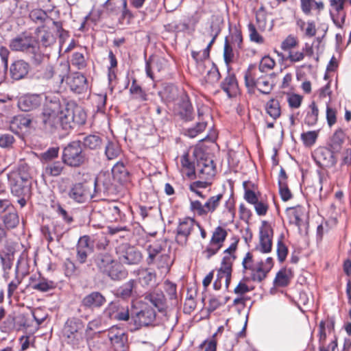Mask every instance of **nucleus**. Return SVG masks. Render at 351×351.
Masks as SVG:
<instances>
[{"label":"nucleus","instance_id":"obj_56","mask_svg":"<svg viewBox=\"0 0 351 351\" xmlns=\"http://www.w3.org/2000/svg\"><path fill=\"white\" fill-rule=\"evenodd\" d=\"M303 97L298 94H289L287 101L291 108H299L301 106Z\"/></svg>","mask_w":351,"mask_h":351},{"label":"nucleus","instance_id":"obj_40","mask_svg":"<svg viewBox=\"0 0 351 351\" xmlns=\"http://www.w3.org/2000/svg\"><path fill=\"white\" fill-rule=\"evenodd\" d=\"M344 137L345 134L342 130L339 129L336 130L329 142L330 148L335 152L339 151L343 142Z\"/></svg>","mask_w":351,"mask_h":351},{"label":"nucleus","instance_id":"obj_57","mask_svg":"<svg viewBox=\"0 0 351 351\" xmlns=\"http://www.w3.org/2000/svg\"><path fill=\"white\" fill-rule=\"evenodd\" d=\"M71 61L72 65L75 66L78 69H84L86 65L84 56L82 53H74Z\"/></svg>","mask_w":351,"mask_h":351},{"label":"nucleus","instance_id":"obj_17","mask_svg":"<svg viewBox=\"0 0 351 351\" xmlns=\"http://www.w3.org/2000/svg\"><path fill=\"white\" fill-rule=\"evenodd\" d=\"M232 258H223L221 267L217 271V279L213 283L214 289L219 290L221 287V282L224 280L226 287L228 288L231 280L232 271L231 261Z\"/></svg>","mask_w":351,"mask_h":351},{"label":"nucleus","instance_id":"obj_16","mask_svg":"<svg viewBox=\"0 0 351 351\" xmlns=\"http://www.w3.org/2000/svg\"><path fill=\"white\" fill-rule=\"evenodd\" d=\"M113 176L110 173L101 172L95 180L94 188L96 192H103L104 193H112L116 189L115 182Z\"/></svg>","mask_w":351,"mask_h":351},{"label":"nucleus","instance_id":"obj_53","mask_svg":"<svg viewBox=\"0 0 351 351\" xmlns=\"http://www.w3.org/2000/svg\"><path fill=\"white\" fill-rule=\"evenodd\" d=\"M290 223L296 226L299 229L302 223V212L300 209L291 208L289 214Z\"/></svg>","mask_w":351,"mask_h":351},{"label":"nucleus","instance_id":"obj_54","mask_svg":"<svg viewBox=\"0 0 351 351\" xmlns=\"http://www.w3.org/2000/svg\"><path fill=\"white\" fill-rule=\"evenodd\" d=\"M206 127V123L204 121L198 122L193 128H190L185 130V135L190 138H195L199 133L202 132Z\"/></svg>","mask_w":351,"mask_h":351},{"label":"nucleus","instance_id":"obj_62","mask_svg":"<svg viewBox=\"0 0 351 351\" xmlns=\"http://www.w3.org/2000/svg\"><path fill=\"white\" fill-rule=\"evenodd\" d=\"M330 99L326 104V120L328 125L331 127L337 121V111L329 105Z\"/></svg>","mask_w":351,"mask_h":351},{"label":"nucleus","instance_id":"obj_26","mask_svg":"<svg viewBox=\"0 0 351 351\" xmlns=\"http://www.w3.org/2000/svg\"><path fill=\"white\" fill-rule=\"evenodd\" d=\"M32 119L27 115L19 114L14 116L10 123V129L15 134H19L23 130L30 128Z\"/></svg>","mask_w":351,"mask_h":351},{"label":"nucleus","instance_id":"obj_20","mask_svg":"<svg viewBox=\"0 0 351 351\" xmlns=\"http://www.w3.org/2000/svg\"><path fill=\"white\" fill-rule=\"evenodd\" d=\"M27 255L25 252L21 253L19 256L15 268L16 276L20 271H25L27 269ZM21 280L16 276L9 284L8 287V296L10 298L20 285Z\"/></svg>","mask_w":351,"mask_h":351},{"label":"nucleus","instance_id":"obj_4","mask_svg":"<svg viewBox=\"0 0 351 351\" xmlns=\"http://www.w3.org/2000/svg\"><path fill=\"white\" fill-rule=\"evenodd\" d=\"M95 263L98 269L109 276L112 280H117L125 278L127 271L108 253H100L95 256Z\"/></svg>","mask_w":351,"mask_h":351},{"label":"nucleus","instance_id":"obj_51","mask_svg":"<svg viewBox=\"0 0 351 351\" xmlns=\"http://www.w3.org/2000/svg\"><path fill=\"white\" fill-rule=\"evenodd\" d=\"M181 165L183 168L188 170L187 175L190 176L195 172L194 162L189 159V152H185L181 157Z\"/></svg>","mask_w":351,"mask_h":351},{"label":"nucleus","instance_id":"obj_23","mask_svg":"<svg viewBox=\"0 0 351 351\" xmlns=\"http://www.w3.org/2000/svg\"><path fill=\"white\" fill-rule=\"evenodd\" d=\"M29 280L32 288L41 292L53 289L56 286L55 282L41 276L40 274L32 276Z\"/></svg>","mask_w":351,"mask_h":351},{"label":"nucleus","instance_id":"obj_46","mask_svg":"<svg viewBox=\"0 0 351 351\" xmlns=\"http://www.w3.org/2000/svg\"><path fill=\"white\" fill-rule=\"evenodd\" d=\"M263 265V262L258 263L257 266L254 267V270H252V278L254 281L261 282L267 276L268 270Z\"/></svg>","mask_w":351,"mask_h":351},{"label":"nucleus","instance_id":"obj_12","mask_svg":"<svg viewBox=\"0 0 351 351\" xmlns=\"http://www.w3.org/2000/svg\"><path fill=\"white\" fill-rule=\"evenodd\" d=\"M156 315V311L152 306L148 305L143 306L141 310L136 313L135 315L132 316L134 329L137 330L152 324L155 321Z\"/></svg>","mask_w":351,"mask_h":351},{"label":"nucleus","instance_id":"obj_22","mask_svg":"<svg viewBox=\"0 0 351 351\" xmlns=\"http://www.w3.org/2000/svg\"><path fill=\"white\" fill-rule=\"evenodd\" d=\"M196 171L199 178L206 180H211L216 173L214 162L210 159L199 161Z\"/></svg>","mask_w":351,"mask_h":351},{"label":"nucleus","instance_id":"obj_3","mask_svg":"<svg viewBox=\"0 0 351 351\" xmlns=\"http://www.w3.org/2000/svg\"><path fill=\"white\" fill-rule=\"evenodd\" d=\"M49 102L47 101L42 113V121L46 129L51 131L62 128L64 130L65 122L62 117L64 114V108L61 109L59 99L56 97L51 98Z\"/></svg>","mask_w":351,"mask_h":351},{"label":"nucleus","instance_id":"obj_1","mask_svg":"<svg viewBox=\"0 0 351 351\" xmlns=\"http://www.w3.org/2000/svg\"><path fill=\"white\" fill-rule=\"evenodd\" d=\"M8 185L14 196L29 195L32 188V176L29 167L21 164L10 170L7 174Z\"/></svg>","mask_w":351,"mask_h":351},{"label":"nucleus","instance_id":"obj_2","mask_svg":"<svg viewBox=\"0 0 351 351\" xmlns=\"http://www.w3.org/2000/svg\"><path fill=\"white\" fill-rule=\"evenodd\" d=\"M10 49L22 52L30 57L36 64L41 62L43 56L40 52L37 40L32 36L22 33L10 40Z\"/></svg>","mask_w":351,"mask_h":351},{"label":"nucleus","instance_id":"obj_31","mask_svg":"<svg viewBox=\"0 0 351 351\" xmlns=\"http://www.w3.org/2000/svg\"><path fill=\"white\" fill-rule=\"evenodd\" d=\"M179 114L186 121L192 120L193 117V109L191 102L187 98L182 99L179 104Z\"/></svg>","mask_w":351,"mask_h":351},{"label":"nucleus","instance_id":"obj_55","mask_svg":"<svg viewBox=\"0 0 351 351\" xmlns=\"http://www.w3.org/2000/svg\"><path fill=\"white\" fill-rule=\"evenodd\" d=\"M247 27L250 40L258 44H263L264 38L258 33L254 25L249 23Z\"/></svg>","mask_w":351,"mask_h":351},{"label":"nucleus","instance_id":"obj_35","mask_svg":"<svg viewBox=\"0 0 351 351\" xmlns=\"http://www.w3.org/2000/svg\"><path fill=\"white\" fill-rule=\"evenodd\" d=\"M267 113L274 120L280 117L281 109L279 101L276 99H269L265 106Z\"/></svg>","mask_w":351,"mask_h":351},{"label":"nucleus","instance_id":"obj_10","mask_svg":"<svg viewBox=\"0 0 351 351\" xmlns=\"http://www.w3.org/2000/svg\"><path fill=\"white\" fill-rule=\"evenodd\" d=\"M197 225V222L191 217L180 219L176 230V241L181 245H186L189 235Z\"/></svg>","mask_w":351,"mask_h":351},{"label":"nucleus","instance_id":"obj_60","mask_svg":"<svg viewBox=\"0 0 351 351\" xmlns=\"http://www.w3.org/2000/svg\"><path fill=\"white\" fill-rule=\"evenodd\" d=\"M204 204H202L199 201L195 200L191 202V209L199 216L206 215L207 214L206 209Z\"/></svg>","mask_w":351,"mask_h":351},{"label":"nucleus","instance_id":"obj_41","mask_svg":"<svg viewBox=\"0 0 351 351\" xmlns=\"http://www.w3.org/2000/svg\"><path fill=\"white\" fill-rule=\"evenodd\" d=\"M56 35L51 29L40 32V42L45 47H51L56 43Z\"/></svg>","mask_w":351,"mask_h":351},{"label":"nucleus","instance_id":"obj_13","mask_svg":"<svg viewBox=\"0 0 351 351\" xmlns=\"http://www.w3.org/2000/svg\"><path fill=\"white\" fill-rule=\"evenodd\" d=\"M108 337L116 351H126L128 336L123 329L116 326L108 330Z\"/></svg>","mask_w":351,"mask_h":351},{"label":"nucleus","instance_id":"obj_59","mask_svg":"<svg viewBox=\"0 0 351 351\" xmlns=\"http://www.w3.org/2000/svg\"><path fill=\"white\" fill-rule=\"evenodd\" d=\"M298 40L295 37L292 35L288 36L282 43L281 49L284 51H291L298 45Z\"/></svg>","mask_w":351,"mask_h":351},{"label":"nucleus","instance_id":"obj_28","mask_svg":"<svg viewBox=\"0 0 351 351\" xmlns=\"http://www.w3.org/2000/svg\"><path fill=\"white\" fill-rule=\"evenodd\" d=\"M29 69V64L26 62L22 60L15 61L10 66V75L12 79L19 80L27 74Z\"/></svg>","mask_w":351,"mask_h":351},{"label":"nucleus","instance_id":"obj_36","mask_svg":"<svg viewBox=\"0 0 351 351\" xmlns=\"http://www.w3.org/2000/svg\"><path fill=\"white\" fill-rule=\"evenodd\" d=\"M130 93L132 96V99L138 101H145L147 100V95L143 88L136 84L135 79L133 80L132 85L130 88Z\"/></svg>","mask_w":351,"mask_h":351},{"label":"nucleus","instance_id":"obj_37","mask_svg":"<svg viewBox=\"0 0 351 351\" xmlns=\"http://www.w3.org/2000/svg\"><path fill=\"white\" fill-rule=\"evenodd\" d=\"M169 248L162 253L154 262L158 268L165 269L168 271L172 265L173 261L169 256Z\"/></svg>","mask_w":351,"mask_h":351},{"label":"nucleus","instance_id":"obj_24","mask_svg":"<svg viewBox=\"0 0 351 351\" xmlns=\"http://www.w3.org/2000/svg\"><path fill=\"white\" fill-rule=\"evenodd\" d=\"M220 87L229 98L236 96L239 92V86L235 75L231 73L229 69H228V75L221 82Z\"/></svg>","mask_w":351,"mask_h":351},{"label":"nucleus","instance_id":"obj_7","mask_svg":"<svg viewBox=\"0 0 351 351\" xmlns=\"http://www.w3.org/2000/svg\"><path fill=\"white\" fill-rule=\"evenodd\" d=\"M63 334L69 343L78 345L84 339L83 322L74 317L68 319L64 326Z\"/></svg>","mask_w":351,"mask_h":351},{"label":"nucleus","instance_id":"obj_15","mask_svg":"<svg viewBox=\"0 0 351 351\" xmlns=\"http://www.w3.org/2000/svg\"><path fill=\"white\" fill-rule=\"evenodd\" d=\"M69 197L74 202L82 204L93 197L91 189L86 184L75 183L70 188Z\"/></svg>","mask_w":351,"mask_h":351},{"label":"nucleus","instance_id":"obj_52","mask_svg":"<svg viewBox=\"0 0 351 351\" xmlns=\"http://www.w3.org/2000/svg\"><path fill=\"white\" fill-rule=\"evenodd\" d=\"M77 248L85 250L89 252H93V240L91 239V237L90 236L84 235L79 239L77 245Z\"/></svg>","mask_w":351,"mask_h":351},{"label":"nucleus","instance_id":"obj_18","mask_svg":"<svg viewBox=\"0 0 351 351\" xmlns=\"http://www.w3.org/2000/svg\"><path fill=\"white\" fill-rule=\"evenodd\" d=\"M43 98L46 101H49V96L44 94L26 95L20 97L18 101V106L22 111L28 112L39 107Z\"/></svg>","mask_w":351,"mask_h":351},{"label":"nucleus","instance_id":"obj_8","mask_svg":"<svg viewBox=\"0 0 351 351\" xmlns=\"http://www.w3.org/2000/svg\"><path fill=\"white\" fill-rule=\"evenodd\" d=\"M62 117L65 120L64 130L68 131L75 124H84L86 119V114L80 106H68L64 108V114Z\"/></svg>","mask_w":351,"mask_h":351},{"label":"nucleus","instance_id":"obj_27","mask_svg":"<svg viewBox=\"0 0 351 351\" xmlns=\"http://www.w3.org/2000/svg\"><path fill=\"white\" fill-rule=\"evenodd\" d=\"M106 302V298L101 293L93 291L83 298L82 304L86 308L93 309L101 307Z\"/></svg>","mask_w":351,"mask_h":351},{"label":"nucleus","instance_id":"obj_9","mask_svg":"<svg viewBox=\"0 0 351 351\" xmlns=\"http://www.w3.org/2000/svg\"><path fill=\"white\" fill-rule=\"evenodd\" d=\"M117 254L119 261L126 265L138 264L142 255L139 250L128 244H121L117 249Z\"/></svg>","mask_w":351,"mask_h":351},{"label":"nucleus","instance_id":"obj_39","mask_svg":"<svg viewBox=\"0 0 351 351\" xmlns=\"http://www.w3.org/2000/svg\"><path fill=\"white\" fill-rule=\"evenodd\" d=\"M121 152V149L117 142L109 141L106 146L105 154L108 160L117 158Z\"/></svg>","mask_w":351,"mask_h":351},{"label":"nucleus","instance_id":"obj_33","mask_svg":"<svg viewBox=\"0 0 351 351\" xmlns=\"http://www.w3.org/2000/svg\"><path fill=\"white\" fill-rule=\"evenodd\" d=\"M1 218L5 228L8 229L14 228L19 223L18 214L14 207L6 212Z\"/></svg>","mask_w":351,"mask_h":351},{"label":"nucleus","instance_id":"obj_6","mask_svg":"<svg viewBox=\"0 0 351 351\" xmlns=\"http://www.w3.org/2000/svg\"><path fill=\"white\" fill-rule=\"evenodd\" d=\"M85 154L82 152L80 141H73L64 147L62 161L68 166L78 167L85 162Z\"/></svg>","mask_w":351,"mask_h":351},{"label":"nucleus","instance_id":"obj_61","mask_svg":"<svg viewBox=\"0 0 351 351\" xmlns=\"http://www.w3.org/2000/svg\"><path fill=\"white\" fill-rule=\"evenodd\" d=\"M221 75L219 71L218 68L215 64H213L212 68L208 71L207 73V81L209 83L215 84L219 81L220 79Z\"/></svg>","mask_w":351,"mask_h":351},{"label":"nucleus","instance_id":"obj_5","mask_svg":"<svg viewBox=\"0 0 351 351\" xmlns=\"http://www.w3.org/2000/svg\"><path fill=\"white\" fill-rule=\"evenodd\" d=\"M271 76V75L261 73L260 71L247 69L244 75L245 84L246 87L250 90H254L256 88L260 93L268 95L273 88Z\"/></svg>","mask_w":351,"mask_h":351},{"label":"nucleus","instance_id":"obj_43","mask_svg":"<svg viewBox=\"0 0 351 351\" xmlns=\"http://www.w3.org/2000/svg\"><path fill=\"white\" fill-rule=\"evenodd\" d=\"M82 143L86 148L96 149L101 144V138L95 134H90L83 138Z\"/></svg>","mask_w":351,"mask_h":351},{"label":"nucleus","instance_id":"obj_44","mask_svg":"<svg viewBox=\"0 0 351 351\" xmlns=\"http://www.w3.org/2000/svg\"><path fill=\"white\" fill-rule=\"evenodd\" d=\"M319 135V130L308 131L301 134V140L304 145L311 147L316 143Z\"/></svg>","mask_w":351,"mask_h":351},{"label":"nucleus","instance_id":"obj_49","mask_svg":"<svg viewBox=\"0 0 351 351\" xmlns=\"http://www.w3.org/2000/svg\"><path fill=\"white\" fill-rule=\"evenodd\" d=\"M227 236L226 231L221 227L218 226L214 231L210 242L217 245H222Z\"/></svg>","mask_w":351,"mask_h":351},{"label":"nucleus","instance_id":"obj_64","mask_svg":"<svg viewBox=\"0 0 351 351\" xmlns=\"http://www.w3.org/2000/svg\"><path fill=\"white\" fill-rule=\"evenodd\" d=\"M233 51L232 48L229 44L228 38H226L223 49V58L226 64L228 65L233 60Z\"/></svg>","mask_w":351,"mask_h":351},{"label":"nucleus","instance_id":"obj_11","mask_svg":"<svg viewBox=\"0 0 351 351\" xmlns=\"http://www.w3.org/2000/svg\"><path fill=\"white\" fill-rule=\"evenodd\" d=\"M274 231L271 225L266 221H262L259 230V244L256 250L267 254L271 251Z\"/></svg>","mask_w":351,"mask_h":351},{"label":"nucleus","instance_id":"obj_47","mask_svg":"<svg viewBox=\"0 0 351 351\" xmlns=\"http://www.w3.org/2000/svg\"><path fill=\"white\" fill-rule=\"evenodd\" d=\"M222 197L223 194L219 193L208 198L204 204V207L206 208L205 209H206L207 213H213L217 209L220 204Z\"/></svg>","mask_w":351,"mask_h":351},{"label":"nucleus","instance_id":"obj_21","mask_svg":"<svg viewBox=\"0 0 351 351\" xmlns=\"http://www.w3.org/2000/svg\"><path fill=\"white\" fill-rule=\"evenodd\" d=\"M66 82L71 90L78 94L83 93L88 88L86 77L79 72L71 74L67 77Z\"/></svg>","mask_w":351,"mask_h":351},{"label":"nucleus","instance_id":"obj_19","mask_svg":"<svg viewBox=\"0 0 351 351\" xmlns=\"http://www.w3.org/2000/svg\"><path fill=\"white\" fill-rule=\"evenodd\" d=\"M104 313L110 319L128 321L130 318L128 306L119 302H110L105 308Z\"/></svg>","mask_w":351,"mask_h":351},{"label":"nucleus","instance_id":"obj_32","mask_svg":"<svg viewBox=\"0 0 351 351\" xmlns=\"http://www.w3.org/2000/svg\"><path fill=\"white\" fill-rule=\"evenodd\" d=\"M319 109L314 101H313L306 110L304 118V123L308 126H314L318 121Z\"/></svg>","mask_w":351,"mask_h":351},{"label":"nucleus","instance_id":"obj_42","mask_svg":"<svg viewBox=\"0 0 351 351\" xmlns=\"http://www.w3.org/2000/svg\"><path fill=\"white\" fill-rule=\"evenodd\" d=\"M50 206L58 216L61 217L67 223H71L73 221V217L68 214L67 211L58 201L51 200Z\"/></svg>","mask_w":351,"mask_h":351},{"label":"nucleus","instance_id":"obj_14","mask_svg":"<svg viewBox=\"0 0 351 351\" xmlns=\"http://www.w3.org/2000/svg\"><path fill=\"white\" fill-rule=\"evenodd\" d=\"M334 152L332 149L320 147L315 150L313 157L319 167H332L337 163Z\"/></svg>","mask_w":351,"mask_h":351},{"label":"nucleus","instance_id":"obj_48","mask_svg":"<svg viewBox=\"0 0 351 351\" xmlns=\"http://www.w3.org/2000/svg\"><path fill=\"white\" fill-rule=\"evenodd\" d=\"M63 170V165L60 161L54 162L46 166L45 173L49 176H58Z\"/></svg>","mask_w":351,"mask_h":351},{"label":"nucleus","instance_id":"obj_34","mask_svg":"<svg viewBox=\"0 0 351 351\" xmlns=\"http://www.w3.org/2000/svg\"><path fill=\"white\" fill-rule=\"evenodd\" d=\"M275 64L276 62L274 59L269 56H264L261 59L258 69L254 65H250L248 69H252L253 71H260L263 73H267L274 69Z\"/></svg>","mask_w":351,"mask_h":351},{"label":"nucleus","instance_id":"obj_38","mask_svg":"<svg viewBox=\"0 0 351 351\" xmlns=\"http://www.w3.org/2000/svg\"><path fill=\"white\" fill-rule=\"evenodd\" d=\"M292 278V271L289 269H280L275 278V283L280 287L287 286Z\"/></svg>","mask_w":351,"mask_h":351},{"label":"nucleus","instance_id":"obj_25","mask_svg":"<svg viewBox=\"0 0 351 351\" xmlns=\"http://www.w3.org/2000/svg\"><path fill=\"white\" fill-rule=\"evenodd\" d=\"M346 1L330 0V5L332 10L337 12V15L335 16L332 10L330 11V14L334 23L339 27H341L342 25L345 23L346 13L343 12V8Z\"/></svg>","mask_w":351,"mask_h":351},{"label":"nucleus","instance_id":"obj_63","mask_svg":"<svg viewBox=\"0 0 351 351\" xmlns=\"http://www.w3.org/2000/svg\"><path fill=\"white\" fill-rule=\"evenodd\" d=\"M223 214L228 218L229 221H233L234 218V204L233 199H229L226 202Z\"/></svg>","mask_w":351,"mask_h":351},{"label":"nucleus","instance_id":"obj_29","mask_svg":"<svg viewBox=\"0 0 351 351\" xmlns=\"http://www.w3.org/2000/svg\"><path fill=\"white\" fill-rule=\"evenodd\" d=\"M167 249V244L163 242H155L150 244L147 248L148 254V257L147 258V263L149 265L153 264L155 260Z\"/></svg>","mask_w":351,"mask_h":351},{"label":"nucleus","instance_id":"obj_30","mask_svg":"<svg viewBox=\"0 0 351 351\" xmlns=\"http://www.w3.org/2000/svg\"><path fill=\"white\" fill-rule=\"evenodd\" d=\"M112 176L116 182L123 184L129 179V172L121 162H117L112 169Z\"/></svg>","mask_w":351,"mask_h":351},{"label":"nucleus","instance_id":"obj_58","mask_svg":"<svg viewBox=\"0 0 351 351\" xmlns=\"http://www.w3.org/2000/svg\"><path fill=\"white\" fill-rule=\"evenodd\" d=\"M15 141L14 137L10 134H3L0 136V147L10 149Z\"/></svg>","mask_w":351,"mask_h":351},{"label":"nucleus","instance_id":"obj_50","mask_svg":"<svg viewBox=\"0 0 351 351\" xmlns=\"http://www.w3.org/2000/svg\"><path fill=\"white\" fill-rule=\"evenodd\" d=\"M156 277L155 274L148 269H143L138 271L140 282L145 285H148Z\"/></svg>","mask_w":351,"mask_h":351},{"label":"nucleus","instance_id":"obj_45","mask_svg":"<svg viewBox=\"0 0 351 351\" xmlns=\"http://www.w3.org/2000/svg\"><path fill=\"white\" fill-rule=\"evenodd\" d=\"M134 285L135 281L134 280H129L117 289V295L123 299L129 298L132 296Z\"/></svg>","mask_w":351,"mask_h":351}]
</instances>
